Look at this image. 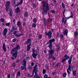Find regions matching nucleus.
Masks as SVG:
<instances>
[{
    "mask_svg": "<svg viewBox=\"0 0 78 78\" xmlns=\"http://www.w3.org/2000/svg\"><path fill=\"white\" fill-rule=\"evenodd\" d=\"M62 6L63 8H65V5H64V3L63 2L62 3Z\"/></svg>",
    "mask_w": 78,
    "mask_h": 78,
    "instance_id": "32",
    "label": "nucleus"
},
{
    "mask_svg": "<svg viewBox=\"0 0 78 78\" xmlns=\"http://www.w3.org/2000/svg\"><path fill=\"white\" fill-rule=\"evenodd\" d=\"M19 49H20V47L19 45H17L16 46V47L12 48V50L11 53L12 54V56L16 59L17 57L18 50Z\"/></svg>",
    "mask_w": 78,
    "mask_h": 78,
    "instance_id": "1",
    "label": "nucleus"
},
{
    "mask_svg": "<svg viewBox=\"0 0 78 78\" xmlns=\"http://www.w3.org/2000/svg\"><path fill=\"white\" fill-rule=\"evenodd\" d=\"M12 66L13 67H14L16 66V63H13L12 64Z\"/></svg>",
    "mask_w": 78,
    "mask_h": 78,
    "instance_id": "51",
    "label": "nucleus"
},
{
    "mask_svg": "<svg viewBox=\"0 0 78 78\" xmlns=\"http://www.w3.org/2000/svg\"><path fill=\"white\" fill-rule=\"evenodd\" d=\"M48 75L47 74H45L44 76V78H48Z\"/></svg>",
    "mask_w": 78,
    "mask_h": 78,
    "instance_id": "38",
    "label": "nucleus"
},
{
    "mask_svg": "<svg viewBox=\"0 0 78 78\" xmlns=\"http://www.w3.org/2000/svg\"><path fill=\"white\" fill-rule=\"evenodd\" d=\"M55 39L53 38L52 39H51L49 41V43L50 44H52V42H54V41H55Z\"/></svg>",
    "mask_w": 78,
    "mask_h": 78,
    "instance_id": "19",
    "label": "nucleus"
},
{
    "mask_svg": "<svg viewBox=\"0 0 78 78\" xmlns=\"http://www.w3.org/2000/svg\"><path fill=\"white\" fill-rule=\"evenodd\" d=\"M11 59H12V60H14V57H11Z\"/></svg>",
    "mask_w": 78,
    "mask_h": 78,
    "instance_id": "62",
    "label": "nucleus"
},
{
    "mask_svg": "<svg viewBox=\"0 0 78 78\" xmlns=\"http://www.w3.org/2000/svg\"><path fill=\"white\" fill-rule=\"evenodd\" d=\"M60 37L61 39H62L63 38V35L62 34H60Z\"/></svg>",
    "mask_w": 78,
    "mask_h": 78,
    "instance_id": "48",
    "label": "nucleus"
},
{
    "mask_svg": "<svg viewBox=\"0 0 78 78\" xmlns=\"http://www.w3.org/2000/svg\"><path fill=\"white\" fill-rule=\"evenodd\" d=\"M32 26L33 27L35 28V27H36V24H32Z\"/></svg>",
    "mask_w": 78,
    "mask_h": 78,
    "instance_id": "41",
    "label": "nucleus"
},
{
    "mask_svg": "<svg viewBox=\"0 0 78 78\" xmlns=\"http://www.w3.org/2000/svg\"><path fill=\"white\" fill-rule=\"evenodd\" d=\"M33 53H35V50L34 49H33L32 50Z\"/></svg>",
    "mask_w": 78,
    "mask_h": 78,
    "instance_id": "57",
    "label": "nucleus"
},
{
    "mask_svg": "<svg viewBox=\"0 0 78 78\" xmlns=\"http://www.w3.org/2000/svg\"><path fill=\"white\" fill-rule=\"evenodd\" d=\"M5 25L6 27H9V25H10V23H6L5 24Z\"/></svg>",
    "mask_w": 78,
    "mask_h": 78,
    "instance_id": "34",
    "label": "nucleus"
},
{
    "mask_svg": "<svg viewBox=\"0 0 78 78\" xmlns=\"http://www.w3.org/2000/svg\"><path fill=\"white\" fill-rule=\"evenodd\" d=\"M73 17V16H71L69 17H68L67 18V19H70V18H72Z\"/></svg>",
    "mask_w": 78,
    "mask_h": 78,
    "instance_id": "49",
    "label": "nucleus"
},
{
    "mask_svg": "<svg viewBox=\"0 0 78 78\" xmlns=\"http://www.w3.org/2000/svg\"><path fill=\"white\" fill-rule=\"evenodd\" d=\"M64 34H65L66 36H67V33H68V30L66 29L65 31L63 32Z\"/></svg>",
    "mask_w": 78,
    "mask_h": 78,
    "instance_id": "15",
    "label": "nucleus"
},
{
    "mask_svg": "<svg viewBox=\"0 0 78 78\" xmlns=\"http://www.w3.org/2000/svg\"><path fill=\"white\" fill-rule=\"evenodd\" d=\"M35 64L34 63L32 62L31 64V66H34Z\"/></svg>",
    "mask_w": 78,
    "mask_h": 78,
    "instance_id": "52",
    "label": "nucleus"
},
{
    "mask_svg": "<svg viewBox=\"0 0 78 78\" xmlns=\"http://www.w3.org/2000/svg\"><path fill=\"white\" fill-rule=\"evenodd\" d=\"M64 20H65V19H64V17H63L62 20V23H64Z\"/></svg>",
    "mask_w": 78,
    "mask_h": 78,
    "instance_id": "35",
    "label": "nucleus"
},
{
    "mask_svg": "<svg viewBox=\"0 0 78 78\" xmlns=\"http://www.w3.org/2000/svg\"><path fill=\"white\" fill-rule=\"evenodd\" d=\"M26 25V24L25 23V22H24L23 23V27H25Z\"/></svg>",
    "mask_w": 78,
    "mask_h": 78,
    "instance_id": "54",
    "label": "nucleus"
},
{
    "mask_svg": "<svg viewBox=\"0 0 78 78\" xmlns=\"http://www.w3.org/2000/svg\"><path fill=\"white\" fill-rule=\"evenodd\" d=\"M24 66H22L21 67V70H24Z\"/></svg>",
    "mask_w": 78,
    "mask_h": 78,
    "instance_id": "43",
    "label": "nucleus"
},
{
    "mask_svg": "<svg viewBox=\"0 0 78 78\" xmlns=\"http://www.w3.org/2000/svg\"><path fill=\"white\" fill-rule=\"evenodd\" d=\"M17 30V28H15L14 26H13L12 29L11 30L10 33H13V31H15V30Z\"/></svg>",
    "mask_w": 78,
    "mask_h": 78,
    "instance_id": "9",
    "label": "nucleus"
},
{
    "mask_svg": "<svg viewBox=\"0 0 78 78\" xmlns=\"http://www.w3.org/2000/svg\"><path fill=\"white\" fill-rule=\"evenodd\" d=\"M37 72H35V75H34V78H36V77L37 76V75L38 74L37 73Z\"/></svg>",
    "mask_w": 78,
    "mask_h": 78,
    "instance_id": "30",
    "label": "nucleus"
},
{
    "mask_svg": "<svg viewBox=\"0 0 78 78\" xmlns=\"http://www.w3.org/2000/svg\"><path fill=\"white\" fill-rule=\"evenodd\" d=\"M27 76H30V77H31V76H30V74H27Z\"/></svg>",
    "mask_w": 78,
    "mask_h": 78,
    "instance_id": "61",
    "label": "nucleus"
},
{
    "mask_svg": "<svg viewBox=\"0 0 78 78\" xmlns=\"http://www.w3.org/2000/svg\"><path fill=\"white\" fill-rule=\"evenodd\" d=\"M45 72H46V70L45 69H43V70L42 73L43 74H45Z\"/></svg>",
    "mask_w": 78,
    "mask_h": 78,
    "instance_id": "31",
    "label": "nucleus"
},
{
    "mask_svg": "<svg viewBox=\"0 0 78 78\" xmlns=\"http://www.w3.org/2000/svg\"><path fill=\"white\" fill-rule=\"evenodd\" d=\"M3 49L5 51H6V49L5 47V44L4 43L2 45Z\"/></svg>",
    "mask_w": 78,
    "mask_h": 78,
    "instance_id": "14",
    "label": "nucleus"
},
{
    "mask_svg": "<svg viewBox=\"0 0 78 78\" xmlns=\"http://www.w3.org/2000/svg\"><path fill=\"white\" fill-rule=\"evenodd\" d=\"M15 12H20V9L19 7H17L15 10Z\"/></svg>",
    "mask_w": 78,
    "mask_h": 78,
    "instance_id": "13",
    "label": "nucleus"
},
{
    "mask_svg": "<svg viewBox=\"0 0 78 78\" xmlns=\"http://www.w3.org/2000/svg\"><path fill=\"white\" fill-rule=\"evenodd\" d=\"M17 25L18 27H20L21 26V23H20V22L18 21L17 23Z\"/></svg>",
    "mask_w": 78,
    "mask_h": 78,
    "instance_id": "23",
    "label": "nucleus"
},
{
    "mask_svg": "<svg viewBox=\"0 0 78 78\" xmlns=\"http://www.w3.org/2000/svg\"><path fill=\"white\" fill-rule=\"evenodd\" d=\"M13 2L15 4L16 3V0H12Z\"/></svg>",
    "mask_w": 78,
    "mask_h": 78,
    "instance_id": "63",
    "label": "nucleus"
},
{
    "mask_svg": "<svg viewBox=\"0 0 78 78\" xmlns=\"http://www.w3.org/2000/svg\"><path fill=\"white\" fill-rule=\"evenodd\" d=\"M74 34L75 36H76L77 35H78V33H77V32H75L74 33Z\"/></svg>",
    "mask_w": 78,
    "mask_h": 78,
    "instance_id": "36",
    "label": "nucleus"
},
{
    "mask_svg": "<svg viewBox=\"0 0 78 78\" xmlns=\"http://www.w3.org/2000/svg\"><path fill=\"white\" fill-rule=\"evenodd\" d=\"M20 71H19L16 75L17 76H20Z\"/></svg>",
    "mask_w": 78,
    "mask_h": 78,
    "instance_id": "33",
    "label": "nucleus"
},
{
    "mask_svg": "<svg viewBox=\"0 0 78 78\" xmlns=\"http://www.w3.org/2000/svg\"><path fill=\"white\" fill-rule=\"evenodd\" d=\"M16 21V20L14 19L13 20V22L14 25H15V22Z\"/></svg>",
    "mask_w": 78,
    "mask_h": 78,
    "instance_id": "56",
    "label": "nucleus"
},
{
    "mask_svg": "<svg viewBox=\"0 0 78 78\" xmlns=\"http://www.w3.org/2000/svg\"><path fill=\"white\" fill-rule=\"evenodd\" d=\"M67 22V20L66 19L65 20V21L64 22V23L65 24L66 23V22Z\"/></svg>",
    "mask_w": 78,
    "mask_h": 78,
    "instance_id": "64",
    "label": "nucleus"
},
{
    "mask_svg": "<svg viewBox=\"0 0 78 78\" xmlns=\"http://www.w3.org/2000/svg\"><path fill=\"white\" fill-rule=\"evenodd\" d=\"M52 75H56V73L55 72H52Z\"/></svg>",
    "mask_w": 78,
    "mask_h": 78,
    "instance_id": "50",
    "label": "nucleus"
},
{
    "mask_svg": "<svg viewBox=\"0 0 78 78\" xmlns=\"http://www.w3.org/2000/svg\"><path fill=\"white\" fill-rule=\"evenodd\" d=\"M26 59H27V61H29V60H30V58L29 57H27L26 58Z\"/></svg>",
    "mask_w": 78,
    "mask_h": 78,
    "instance_id": "44",
    "label": "nucleus"
},
{
    "mask_svg": "<svg viewBox=\"0 0 78 78\" xmlns=\"http://www.w3.org/2000/svg\"><path fill=\"white\" fill-rule=\"evenodd\" d=\"M57 51H58V50H59V46H57Z\"/></svg>",
    "mask_w": 78,
    "mask_h": 78,
    "instance_id": "55",
    "label": "nucleus"
},
{
    "mask_svg": "<svg viewBox=\"0 0 78 78\" xmlns=\"http://www.w3.org/2000/svg\"><path fill=\"white\" fill-rule=\"evenodd\" d=\"M21 36H23V34H20L19 35L17 34L16 35V36L17 37H20Z\"/></svg>",
    "mask_w": 78,
    "mask_h": 78,
    "instance_id": "26",
    "label": "nucleus"
},
{
    "mask_svg": "<svg viewBox=\"0 0 78 78\" xmlns=\"http://www.w3.org/2000/svg\"><path fill=\"white\" fill-rule=\"evenodd\" d=\"M73 57V55H71L70 56V57L69 60H68V64H69V65L68 66V69H67V72L68 74H69L68 75L69 76V75H70V72L69 71V70L70 72L72 71V69H71V65H70V64L72 62V59Z\"/></svg>",
    "mask_w": 78,
    "mask_h": 78,
    "instance_id": "3",
    "label": "nucleus"
},
{
    "mask_svg": "<svg viewBox=\"0 0 78 78\" xmlns=\"http://www.w3.org/2000/svg\"><path fill=\"white\" fill-rule=\"evenodd\" d=\"M64 57L65 58H68V59H69V58H70V57L68 56L67 54L65 55Z\"/></svg>",
    "mask_w": 78,
    "mask_h": 78,
    "instance_id": "29",
    "label": "nucleus"
},
{
    "mask_svg": "<svg viewBox=\"0 0 78 78\" xmlns=\"http://www.w3.org/2000/svg\"><path fill=\"white\" fill-rule=\"evenodd\" d=\"M22 3H23V0H21L20 2L18 3L17 4V6H19V5H20L21 4H22Z\"/></svg>",
    "mask_w": 78,
    "mask_h": 78,
    "instance_id": "22",
    "label": "nucleus"
},
{
    "mask_svg": "<svg viewBox=\"0 0 78 78\" xmlns=\"http://www.w3.org/2000/svg\"><path fill=\"white\" fill-rule=\"evenodd\" d=\"M19 61H20V60H16V62L17 63L19 62Z\"/></svg>",
    "mask_w": 78,
    "mask_h": 78,
    "instance_id": "58",
    "label": "nucleus"
},
{
    "mask_svg": "<svg viewBox=\"0 0 78 78\" xmlns=\"http://www.w3.org/2000/svg\"><path fill=\"white\" fill-rule=\"evenodd\" d=\"M72 72H73V76H76V75L77 73V71L74 70V71H73Z\"/></svg>",
    "mask_w": 78,
    "mask_h": 78,
    "instance_id": "11",
    "label": "nucleus"
},
{
    "mask_svg": "<svg viewBox=\"0 0 78 78\" xmlns=\"http://www.w3.org/2000/svg\"><path fill=\"white\" fill-rule=\"evenodd\" d=\"M38 72V68L37 67V66L35 65L33 68V70L32 72V75L31 76V77H32L34 75V72Z\"/></svg>",
    "mask_w": 78,
    "mask_h": 78,
    "instance_id": "6",
    "label": "nucleus"
},
{
    "mask_svg": "<svg viewBox=\"0 0 78 78\" xmlns=\"http://www.w3.org/2000/svg\"><path fill=\"white\" fill-rule=\"evenodd\" d=\"M51 12L54 14L55 13V10H51Z\"/></svg>",
    "mask_w": 78,
    "mask_h": 78,
    "instance_id": "28",
    "label": "nucleus"
},
{
    "mask_svg": "<svg viewBox=\"0 0 78 78\" xmlns=\"http://www.w3.org/2000/svg\"><path fill=\"white\" fill-rule=\"evenodd\" d=\"M44 35L45 36H48V39H51L52 36V32L50 31H48L47 33L45 32L44 33Z\"/></svg>",
    "mask_w": 78,
    "mask_h": 78,
    "instance_id": "5",
    "label": "nucleus"
},
{
    "mask_svg": "<svg viewBox=\"0 0 78 78\" xmlns=\"http://www.w3.org/2000/svg\"><path fill=\"white\" fill-rule=\"evenodd\" d=\"M22 64L24 66H26L27 64V62L26 61V60L24 59L23 60L22 62Z\"/></svg>",
    "mask_w": 78,
    "mask_h": 78,
    "instance_id": "10",
    "label": "nucleus"
},
{
    "mask_svg": "<svg viewBox=\"0 0 78 78\" xmlns=\"http://www.w3.org/2000/svg\"><path fill=\"white\" fill-rule=\"evenodd\" d=\"M31 40V38H30L29 39H28L27 41H26V44L27 45H28L29 44V45H31V42H32Z\"/></svg>",
    "mask_w": 78,
    "mask_h": 78,
    "instance_id": "8",
    "label": "nucleus"
},
{
    "mask_svg": "<svg viewBox=\"0 0 78 78\" xmlns=\"http://www.w3.org/2000/svg\"><path fill=\"white\" fill-rule=\"evenodd\" d=\"M12 41L13 42H16V38L13 39Z\"/></svg>",
    "mask_w": 78,
    "mask_h": 78,
    "instance_id": "47",
    "label": "nucleus"
},
{
    "mask_svg": "<svg viewBox=\"0 0 78 78\" xmlns=\"http://www.w3.org/2000/svg\"><path fill=\"white\" fill-rule=\"evenodd\" d=\"M33 21H34V22L35 23H36V22H37V20L36 18H34L33 19Z\"/></svg>",
    "mask_w": 78,
    "mask_h": 78,
    "instance_id": "39",
    "label": "nucleus"
},
{
    "mask_svg": "<svg viewBox=\"0 0 78 78\" xmlns=\"http://www.w3.org/2000/svg\"><path fill=\"white\" fill-rule=\"evenodd\" d=\"M8 33V29L6 28H5L2 31L3 36L5 38H6V34Z\"/></svg>",
    "mask_w": 78,
    "mask_h": 78,
    "instance_id": "7",
    "label": "nucleus"
},
{
    "mask_svg": "<svg viewBox=\"0 0 78 78\" xmlns=\"http://www.w3.org/2000/svg\"><path fill=\"white\" fill-rule=\"evenodd\" d=\"M49 56L48 58L49 59H51L52 58L54 60H55L56 58L54 56H53V54L55 53V50L53 49H51L48 51Z\"/></svg>",
    "mask_w": 78,
    "mask_h": 78,
    "instance_id": "4",
    "label": "nucleus"
},
{
    "mask_svg": "<svg viewBox=\"0 0 78 78\" xmlns=\"http://www.w3.org/2000/svg\"><path fill=\"white\" fill-rule=\"evenodd\" d=\"M48 47L50 48V50H51V49H52V47H53V46H52V44L49 43V45H48Z\"/></svg>",
    "mask_w": 78,
    "mask_h": 78,
    "instance_id": "20",
    "label": "nucleus"
},
{
    "mask_svg": "<svg viewBox=\"0 0 78 78\" xmlns=\"http://www.w3.org/2000/svg\"><path fill=\"white\" fill-rule=\"evenodd\" d=\"M10 5V2L8 1L6 2V4H5V6H9Z\"/></svg>",
    "mask_w": 78,
    "mask_h": 78,
    "instance_id": "16",
    "label": "nucleus"
},
{
    "mask_svg": "<svg viewBox=\"0 0 78 78\" xmlns=\"http://www.w3.org/2000/svg\"><path fill=\"white\" fill-rule=\"evenodd\" d=\"M42 35H40L38 36V37H39V39H41V38H42Z\"/></svg>",
    "mask_w": 78,
    "mask_h": 78,
    "instance_id": "53",
    "label": "nucleus"
},
{
    "mask_svg": "<svg viewBox=\"0 0 78 78\" xmlns=\"http://www.w3.org/2000/svg\"><path fill=\"white\" fill-rule=\"evenodd\" d=\"M69 59V58H64L62 60V62H63V63H64V62L67 60V59Z\"/></svg>",
    "mask_w": 78,
    "mask_h": 78,
    "instance_id": "21",
    "label": "nucleus"
},
{
    "mask_svg": "<svg viewBox=\"0 0 78 78\" xmlns=\"http://www.w3.org/2000/svg\"><path fill=\"white\" fill-rule=\"evenodd\" d=\"M74 67V66H71V69L72 71H73L74 70H73V68Z\"/></svg>",
    "mask_w": 78,
    "mask_h": 78,
    "instance_id": "37",
    "label": "nucleus"
},
{
    "mask_svg": "<svg viewBox=\"0 0 78 78\" xmlns=\"http://www.w3.org/2000/svg\"><path fill=\"white\" fill-rule=\"evenodd\" d=\"M17 30H15L13 33V34H14V35H15L16 36V34H17Z\"/></svg>",
    "mask_w": 78,
    "mask_h": 78,
    "instance_id": "25",
    "label": "nucleus"
},
{
    "mask_svg": "<svg viewBox=\"0 0 78 78\" xmlns=\"http://www.w3.org/2000/svg\"><path fill=\"white\" fill-rule=\"evenodd\" d=\"M9 14V16H10V17H12V9L10 10V12Z\"/></svg>",
    "mask_w": 78,
    "mask_h": 78,
    "instance_id": "17",
    "label": "nucleus"
},
{
    "mask_svg": "<svg viewBox=\"0 0 78 78\" xmlns=\"http://www.w3.org/2000/svg\"><path fill=\"white\" fill-rule=\"evenodd\" d=\"M31 46V45H30V44H28L27 45V51H29L30 50V49H31V47H30V46Z\"/></svg>",
    "mask_w": 78,
    "mask_h": 78,
    "instance_id": "12",
    "label": "nucleus"
},
{
    "mask_svg": "<svg viewBox=\"0 0 78 78\" xmlns=\"http://www.w3.org/2000/svg\"><path fill=\"white\" fill-rule=\"evenodd\" d=\"M4 20L3 19V18H2L1 19V21L2 22H4Z\"/></svg>",
    "mask_w": 78,
    "mask_h": 78,
    "instance_id": "42",
    "label": "nucleus"
},
{
    "mask_svg": "<svg viewBox=\"0 0 78 78\" xmlns=\"http://www.w3.org/2000/svg\"><path fill=\"white\" fill-rule=\"evenodd\" d=\"M9 6H5V9H6V11H7V12H8V11L9 10Z\"/></svg>",
    "mask_w": 78,
    "mask_h": 78,
    "instance_id": "27",
    "label": "nucleus"
},
{
    "mask_svg": "<svg viewBox=\"0 0 78 78\" xmlns=\"http://www.w3.org/2000/svg\"><path fill=\"white\" fill-rule=\"evenodd\" d=\"M66 73H64L63 74V77H66Z\"/></svg>",
    "mask_w": 78,
    "mask_h": 78,
    "instance_id": "46",
    "label": "nucleus"
},
{
    "mask_svg": "<svg viewBox=\"0 0 78 78\" xmlns=\"http://www.w3.org/2000/svg\"><path fill=\"white\" fill-rule=\"evenodd\" d=\"M29 69H30L31 70V69H33V67H32V66H30L28 67Z\"/></svg>",
    "mask_w": 78,
    "mask_h": 78,
    "instance_id": "40",
    "label": "nucleus"
},
{
    "mask_svg": "<svg viewBox=\"0 0 78 78\" xmlns=\"http://www.w3.org/2000/svg\"><path fill=\"white\" fill-rule=\"evenodd\" d=\"M28 13L27 12H26L24 13V16L26 17H28Z\"/></svg>",
    "mask_w": 78,
    "mask_h": 78,
    "instance_id": "24",
    "label": "nucleus"
},
{
    "mask_svg": "<svg viewBox=\"0 0 78 78\" xmlns=\"http://www.w3.org/2000/svg\"><path fill=\"white\" fill-rule=\"evenodd\" d=\"M32 55L34 58H36V56H37V55L35 53H32Z\"/></svg>",
    "mask_w": 78,
    "mask_h": 78,
    "instance_id": "18",
    "label": "nucleus"
},
{
    "mask_svg": "<svg viewBox=\"0 0 78 78\" xmlns=\"http://www.w3.org/2000/svg\"><path fill=\"white\" fill-rule=\"evenodd\" d=\"M45 67L47 69H48L49 67H48V65L47 64H46L45 65Z\"/></svg>",
    "mask_w": 78,
    "mask_h": 78,
    "instance_id": "45",
    "label": "nucleus"
},
{
    "mask_svg": "<svg viewBox=\"0 0 78 78\" xmlns=\"http://www.w3.org/2000/svg\"><path fill=\"white\" fill-rule=\"evenodd\" d=\"M11 76V75L10 74H9L8 75V78H10V77Z\"/></svg>",
    "mask_w": 78,
    "mask_h": 78,
    "instance_id": "60",
    "label": "nucleus"
},
{
    "mask_svg": "<svg viewBox=\"0 0 78 78\" xmlns=\"http://www.w3.org/2000/svg\"><path fill=\"white\" fill-rule=\"evenodd\" d=\"M43 4L44 9V11L42 12V14L44 15H46L47 14V11L49 10V6H48V4L46 2H44Z\"/></svg>",
    "mask_w": 78,
    "mask_h": 78,
    "instance_id": "2",
    "label": "nucleus"
},
{
    "mask_svg": "<svg viewBox=\"0 0 78 78\" xmlns=\"http://www.w3.org/2000/svg\"><path fill=\"white\" fill-rule=\"evenodd\" d=\"M65 11L64 10L63 11V12L64 17H65V15H64V12H65Z\"/></svg>",
    "mask_w": 78,
    "mask_h": 78,
    "instance_id": "59",
    "label": "nucleus"
}]
</instances>
